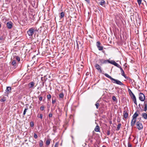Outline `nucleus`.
<instances>
[{
    "label": "nucleus",
    "instance_id": "nucleus-16",
    "mask_svg": "<svg viewBox=\"0 0 147 147\" xmlns=\"http://www.w3.org/2000/svg\"><path fill=\"white\" fill-rule=\"evenodd\" d=\"M94 130H95V131L96 132L99 131V130H100L99 127L98 125H97L96 127Z\"/></svg>",
    "mask_w": 147,
    "mask_h": 147
},
{
    "label": "nucleus",
    "instance_id": "nucleus-5",
    "mask_svg": "<svg viewBox=\"0 0 147 147\" xmlns=\"http://www.w3.org/2000/svg\"><path fill=\"white\" fill-rule=\"evenodd\" d=\"M131 94L130 95L133 99L134 102L137 105V101L136 97L134 94L131 91Z\"/></svg>",
    "mask_w": 147,
    "mask_h": 147
},
{
    "label": "nucleus",
    "instance_id": "nucleus-52",
    "mask_svg": "<svg viewBox=\"0 0 147 147\" xmlns=\"http://www.w3.org/2000/svg\"><path fill=\"white\" fill-rule=\"evenodd\" d=\"M90 141L91 142H92V140H91Z\"/></svg>",
    "mask_w": 147,
    "mask_h": 147
},
{
    "label": "nucleus",
    "instance_id": "nucleus-15",
    "mask_svg": "<svg viewBox=\"0 0 147 147\" xmlns=\"http://www.w3.org/2000/svg\"><path fill=\"white\" fill-rule=\"evenodd\" d=\"M6 100L7 97H3L0 99V101L1 102H4L6 101Z\"/></svg>",
    "mask_w": 147,
    "mask_h": 147
},
{
    "label": "nucleus",
    "instance_id": "nucleus-31",
    "mask_svg": "<svg viewBox=\"0 0 147 147\" xmlns=\"http://www.w3.org/2000/svg\"><path fill=\"white\" fill-rule=\"evenodd\" d=\"M95 105L96 107V108L97 109H98V107L99 106V103H98L97 102H96Z\"/></svg>",
    "mask_w": 147,
    "mask_h": 147
},
{
    "label": "nucleus",
    "instance_id": "nucleus-23",
    "mask_svg": "<svg viewBox=\"0 0 147 147\" xmlns=\"http://www.w3.org/2000/svg\"><path fill=\"white\" fill-rule=\"evenodd\" d=\"M59 98H63L64 97V94H63V93L61 92V93H60L59 95Z\"/></svg>",
    "mask_w": 147,
    "mask_h": 147
},
{
    "label": "nucleus",
    "instance_id": "nucleus-51",
    "mask_svg": "<svg viewBox=\"0 0 147 147\" xmlns=\"http://www.w3.org/2000/svg\"><path fill=\"white\" fill-rule=\"evenodd\" d=\"M102 147H106V146H105L104 145V146H102Z\"/></svg>",
    "mask_w": 147,
    "mask_h": 147
},
{
    "label": "nucleus",
    "instance_id": "nucleus-30",
    "mask_svg": "<svg viewBox=\"0 0 147 147\" xmlns=\"http://www.w3.org/2000/svg\"><path fill=\"white\" fill-rule=\"evenodd\" d=\"M101 44L100 42L98 41L96 42V46H97V48L100 46Z\"/></svg>",
    "mask_w": 147,
    "mask_h": 147
},
{
    "label": "nucleus",
    "instance_id": "nucleus-4",
    "mask_svg": "<svg viewBox=\"0 0 147 147\" xmlns=\"http://www.w3.org/2000/svg\"><path fill=\"white\" fill-rule=\"evenodd\" d=\"M139 99L142 101H144L145 99L144 95L142 93H140L139 94Z\"/></svg>",
    "mask_w": 147,
    "mask_h": 147
},
{
    "label": "nucleus",
    "instance_id": "nucleus-48",
    "mask_svg": "<svg viewBox=\"0 0 147 147\" xmlns=\"http://www.w3.org/2000/svg\"><path fill=\"white\" fill-rule=\"evenodd\" d=\"M85 1H87V2L89 3L90 1V0H85Z\"/></svg>",
    "mask_w": 147,
    "mask_h": 147
},
{
    "label": "nucleus",
    "instance_id": "nucleus-6",
    "mask_svg": "<svg viewBox=\"0 0 147 147\" xmlns=\"http://www.w3.org/2000/svg\"><path fill=\"white\" fill-rule=\"evenodd\" d=\"M95 67L99 72L100 73L102 72L101 67L98 64H96L95 65Z\"/></svg>",
    "mask_w": 147,
    "mask_h": 147
},
{
    "label": "nucleus",
    "instance_id": "nucleus-20",
    "mask_svg": "<svg viewBox=\"0 0 147 147\" xmlns=\"http://www.w3.org/2000/svg\"><path fill=\"white\" fill-rule=\"evenodd\" d=\"M64 16V13L63 12H62L60 13V18H62Z\"/></svg>",
    "mask_w": 147,
    "mask_h": 147
},
{
    "label": "nucleus",
    "instance_id": "nucleus-9",
    "mask_svg": "<svg viewBox=\"0 0 147 147\" xmlns=\"http://www.w3.org/2000/svg\"><path fill=\"white\" fill-rule=\"evenodd\" d=\"M142 117L144 119H147V113H143L142 115Z\"/></svg>",
    "mask_w": 147,
    "mask_h": 147
},
{
    "label": "nucleus",
    "instance_id": "nucleus-37",
    "mask_svg": "<svg viewBox=\"0 0 147 147\" xmlns=\"http://www.w3.org/2000/svg\"><path fill=\"white\" fill-rule=\"evenodd\" d=\"M47 97L48 99H50L51 98V96L50 94H49L47 95Z\"/></svg>",
    "mask_w": 147,
    "mask_h": 147
},
{
    "label": "nucleus",
    "instance_id": "nucleus-49",
    "mask_svg": "<svg viewBox=\"0 0 147 147\" xmlns=\"http://www.w3.org/2000/svg\"><path fill=\"white\" fill-rule=\"evenodd\" d=\"M44 82H42V85L43 86H44Z\"/></svg>",
    "mask_w": 147,
    "mask_h": 147
},
{
    "label": "nucleus",
    "instance_id": "nucleus-22",
    "mask_svg": "<svg viewBox=\"0 0 147 147\" xmlns=\"http://www.w3.org/2000/svg\"><path fill=\"white\" fill-rule=\"evenodd\" d=\"M37 117L38 118H40L41 119H42V114H38L37 115Z\"/></svg>",
    "mask_w": 147,
    "mask_h": 147
},
{
    "label": "nucleus",
    "instance_id": "nucleus-3",
    "mask_svg": "<svg viewBox=\"0 0 147 147\" xmlns=\"http://www.w3.org/2000/svg\"><path fill=\"white\" fill-rule=\"evenodd\" d=\"M136 126L137 128L139 130L142 129L143 128V126L142 123L139 121H138L137 122Z\"/></svg>",
    "mask_w": 147,
    "mask_h": 147
},
{
    "label": "nucleus",
    "instance_id": "nucleus-47",
    "mask_svg": "<svg viewBox=\"0 0 147 147\" xmlns=\"http://www.w3.org/2000/svg\"><path fill=\"white\" fill-rule=\"evenodd\" d=\"M110 134V132L109 131H108L107 132V134L108 135H109Z\"/></svg>",
    "mask_w": 147,
    "mask_h": 147
},
{
    "label": "nucleus",
    "instance_id": "nucleus-29",
    "mask_svg": "<svg viewBox=\"0 0 147 147\" xmlns=\"http://www.w3.org/2000/svg\"><path fill=\"white\" fill-rule=\"evenodd\" d=\"M98 49L99 51H101L103 50V47L102 46H100L98 47Z\"/></svg>",
    "mask_w": 147,
    "mask_h": 147
},
{
    "label": "nucleus",
    "instance_id": "nucleus-24",
    "mask_svg": "<svg viewBox=\"0 0 147 147\" xmlns=\"http://www.w3.org/2000/svg\"><path fill=\"white\" fill-rule=\"evenodd\" d=\"M50 140L49 139L47 140L46 142V144L47 145L49 146V145L50 144Z\"/></svg>",
    "mask_w": 147,
    "mask_h": 147
},
{
    "label": "nucleus",
    "instance_id": "nucleus-2",
    "mask_svg": "<svg viewBox=\"0 0 147 147\" xmlns=\"http://www.w3.org/2000/svg\"><path fill=\"white\" fill-rule=\"evenodd\" d=\"M34 31V29L32 28H30L28 31L27 33L29 36H32Z\"/></svg>",
    "mask_w": 147,
    "mask_h": 147
},
{
    "label": "nucleus",
    "instance_id": "nucleus-7",
    "mask_svg": "<svg viewBox=\"0 0 147 147\" xmlns=\"http://www.w3.org/2000/svg\"><path fill=\"white\" fill-rule=\"evenodd\" d=\"M7 26L9 29H10L12 27V23L11 22H8L7 24Z\"/></svg>",
    "mask_w": 147,
    "mask_h": 147
},
{
    "label": "nucleus",
    "instance_id": "nucleus-35",
    "mask_svg": "<svg viewBox=\"0 0 147 147\" xmlns=\"http://www.w3.org/2000/svg\"><path fill=\"white\" fill-rule=\"evenodd\" d=\"M142 0H137V1L138 4L139 5H140L141 3Z\"/></svg>",
    "mask_w": 147,
    "mask_h": 147
},
{
    "label": "nucleus",
    "instance_id": "nucleus-45",
    "mask_svg": "<svg viewBox=\"0 0 147 147\" xmlns=\"http://www.w3.org/2000/svg\"><path fill=\"white\" fill-rule=\"evenodd\" d=\"M52 114L51 113H50L49 115V117H52Z\"/></svg>",
    "mask_w": 147,
    "mask_h": 147
},
{
    "label": "nucleus",
    "instance_id": "nucleus-1",
    "mask_svg": "<svg viewBox=\"0 0 147 147\" xmlns=\"http://www.w3.org/2000/svg\"><path fill=\"white\" fill-rule=\"evenodd\" d=\"M104 74L107 77L110 79L113 83H116L120 85H124V84L118 80H116L112 78L107 74L105 73Z\"/></svg>",
    "mask_w": 147,
    "mask_h": 147
},
{
    "label": "nucleus",
    "instance_id": "nucleus-43",
    "mask_svg": "<svg viewBox=\"0 0 147 147\" xmlns=\"http://www.w3.org/2000/svg\"><path fill=\"white\" fill-rule=\"evenodd\" d=\"M34 126V123L33 122H31L30 123V126L31 127H33Z\"/></svg>",
    "mask_w": 147,
    "mask_h": 147
},
{
    "label": "nucleus",
    "instance_id": "nucleus-26",
    "mask_svg": "<svg viewBox=\"0 0 147 147\" xmlns=\"http://www.w3.org/2000/svg\"><path fill=\"white\" fill-rule=\"evenodd\" d=\"M15 59H16L18 61H20V58L18 56H16Z\"/></svg>",
    "mask_w": 147,
    "mask_h": 147
},
{
    "label": "nucleus",
    "instance_id": "nucleus-53",
    "mask_svg": "<svg viewBox=\"0 0 147 147\" xmlns=\"http://www.w3.org/2000/svg\"><path fill=\"white\" fill-rule=\"evenodd\" d=\"M42 78H41V80H42Z\"/></svg>",
    "mask_w": 147,
    "mask_h": 147
},
{
    "label": "nucleus",
    "instance_id": "nucleus-46",
    "mask_svg": "<svg viewBox=\"0 0 147 147\" xmlns=\"http://www.w3.org/2000/svg\"><path fill=\"white\" fill-rule=\"evenodd\" d=\"M55 102V100H52V103L53 104H54Z\"/></svg>",
    "mask_w": 147,
    "mask_h": 147
},
{
    "label": "nucleus",
    "instance_id": "nucleus-13",
    "mask_svg": "<svg viewBox=\"0 0 147 147\" xmlns=\"http://www.w3.org/2000/svg\"><path fill=\"white\" fill-rule=\"evenodd\" d=\"M139 114L136 112L133 115L132 117L133 118L136 119L137 117L138 116Z\"/></svg>",
    "mask_w": 147,
    "mask_h": 147
},
{
    "label": "nucleus",
    "instance_id": "nucleus-39",
    "mask_svg": "<svg viewBox=\"0 0 147 147\" xmlns=\"http://www.w3.org/2000/svg\"><path fill=\"white\" fill-rule=\"evenodd\" d=\"M34 137L35 139H36L38 138V136L36 134H34Z\"/></svg>",
    "mask_w": 147,
    "mask_h": 147
},
{
    "label": "nucleus",
    "instance_id": "nucleus-34",
    "mask_svg": "<svg viewBox=\"0 0 147 147\" xmlns=\"http://www.w3.org/2000/svg\"><path fill=\"white\" fill-rule=\"evenodd\" d=\"M114 61L113 60L109 61V60L108 62L109 63H110L112 64H113Z\"/></svg>",
    "mask_w": 147,
    "mask_h": 147
},
{
    "label": "nucleus",
    "instance_id": "nucleus-32",
    "mask_svg": "<svg viewBox=\"0 0 147 147\" xmlns=\"http://www.w3.org/2000/svg\"><path fill=\"white\" fill-rule=\"evenodd\" d=\"M28 108H26L24 111L23 112V114L24 115H25V114H26V112L28 110Z\"/></svg>",
    "mask_w": 147,
    "mask_h": 147
},
{
    "label": "nucleus",
    "instance_id": "nucleus-42",
    "mask_svg": "<svg viewBox=\"0 0 147 147\" xmlns=\"http://www.w3.org/2000/svg\"><path fill=\"white\" fill-rule=\"evenodd\" d=\"M128 147H132L131 144L129 142L128 143Z\"/></svg>",
    "mask_w": 147,
    "mask_h": 147
},
{
    "label": "nucleus",
    "instance_id": "nucleus-44",
    "mask_svg": "<svg viewBox=\"0 0 147 147\" xmlns=\"http://www.w3.org/2000/svg\"><path fill=\"white\" fill-rule=\"evenodd\" d=\"M42 96L39 97V100L40 101H42Z\"/></svg>",
    "mask_w": 147,
    "mask_h": 147
},
{
    "label": "nucleus",
    "instance_id": "nucleus-8",
    "mask_svg": "<svg viewBox=\"0 0 147 147\" xmlns=\"http://www.w3.org/2000/svg\"><path fill=\"white\" fill-rule=\"evenodd\" d=\"M136 119L133 118L131 123V126L133 127L135 124L136 121Z\"/></svg>",
    "mask_w": 147,
    "mask_h": 147
},
{
    "label": "nucleus",
    "instance_id": "nucleus-55",
    "mask_svg": "<svg viewBox=\"0 0 147 147\" xmlns=\"http://www.w3.org/2000/svg\"><path fill=\"white\" fill-rule=\"evenodd\" d=\"M37 89H39V88H38H38H37Z\"/></svg>",
    "mask_w": 147,
    "mask_h": 147
},
{
    "label": "nucleus",
    "instance_id": "nucleus-18",
    "mask_svg": "<svg viewBox=\"0 0 147 147\" xmlns=\"http://www.w3.org/2000/svg\"><path fill=\"white\" fill-rule=\"evenodd\" d=\"M105 3V2L104 0H102L100 2H99V4L101 5H104Z\"/></svg>",
    "mask_w": 147,
    "mask_h": 147
},
{
    "label": "nucleus",
    "instance_id": "nucleus-40",
    "mask_svg": "<svg viewBox=\"0 0 147 147\" xmlns=\"http://www.w3.org/2000/svg\"><path fill=\"white\" fill-rule=\"evenodd\" d=\"M99 61L101 63H103V62H104V60L103 59H100L99 60Z\"/></svg>",
    "mask_w": 147,
    "mask_h": 147
},
{
    "label": "nucleus",
    "instance_id": "nucleus-28",
    "mask_svg": "<svg viewBox=\"0 0 147 147\" xmlns=\"http://www.w3.org/2000/svg\"><path fill=\"white\" fill-rule=\"evenodd\" d=\"M78 43H79L80 44V42H78L76 41V46L77 48L78 49V48H79V44H78Z\"/></svg>",
    "mask_w": 147,
    "mask_h": 147
},
{
    "label": "nucleus",
    "instance_id": "nucleus-25",
    "mask_svg": "<svg viewBox=\"0 0 147 147\" xmlns=\"http://www.w3.org/2000/svg\"><path fill=\"white\" fill-rule=\"evenodd\" d=\"M121 123H119L117 125V130H119L120 129L121 127Z\"/></svg>",
    "mask_w": 147,
    "mask_h": 147
},
{
    "label": "nucleus",
    "instance_id": "nucleus-41",
    "mask_svg": "<svg viewBox=\"0 0 147 147\" xmlns=\"http://www.w3.org/2000/svg\"><path fill=\"white\" fill-rule=\"evenodd\" d=\"M58 144H59V143L58 142L56 143L55 145V147H58Z\"/></svg>",
    "mask_w": 147,
    "mask_h": 147
},
{
    "label": "nucleus",
    "instance_id": "nucleus-21",
    "mask_svg": "<svg viewBox=\"0 0 147 147\" xmlns=\"http://www.w3.org/2000/svg\"><path fill=\"white\" fill-rule=\"evenodd\" d=\"M11 63L14 66L16 65V61L15 60H13L11 62Z\"/></svg>",
    "mask_w": 147,
    "mask_h": 147
},
{
    "label": "nucleus",
    "instance_id": "nucleus-10",
    "mask_svg": "<svg viewBox=\"0 0 147 147\" xmlns=\"http://www.w3.org/2000/svg\"><path fill=\"white\" fill-rule=\"evenodd\" d=\"M34 83L33 82H30L28 84V86L29 88H33L34 86Z\"/></svg>",
    "mask_w": 147,
    "mask_h": 147
},
{
    "label": "nucleus",
    "instance_id": "nucleus-50",
    "mask_svg": "<svg viewBox=\"0 0 147 147\" xmlns=\"http://www.w3.org/2000/svg\"><path fill=\"white\" fill-rule=\"evenodd\" d=\"M81 67H82V68H82L83 67V66L82 65H81Z\"/></svg>",
    "mask_w": 147,
    "mask_h": 147
},
{
    "label": "nucleus",
    "instance_id": "nucleus-54",
    "mask_svg": "<svg viewBox=\"0 0 147 147\" xmlns=\"http://www.w3.org/2000/svg\"><path fill=\"white\" fill-rule=\"evenodd\" d=\"M1 27V25L0 24V28Z\"/></svg>",
    "mask_w": 147,
    "mask_h": 147
},
{
    "label": "nucleus",
    "instance_id": "nucleus-12",
    "mask_svg": "<svg viewBox=\"0 0 147 147\" xmlns=\"http://www.w3.org/2000/svg\"><path fill=\"white\" fill-rule=\"evenodd\" d=\"M11 90V88L10 87H7L5 91L7 92H10Z\"/></svg>",
    "mask_w": 147,
    "mask_h": 147
},
{
    "label": "nucleus",
    "instance_id": "nucleus-11",
    "mask_svg": "<svg viewBox=\"0 0 147 147\" xmlns=\"http://www.w3.org/2000/svg\"><path fill=\"white\" fill-rule=\"evenodd\" d=\"M119 68L120 69V70L121 71V75L122 76H124V77H125V78H126L125 76V75L124 72V71L123 70V69H122V68H121V67Z\"/></svg>",
    "mask_w": 147,
    "mask_h": 147
},
{
    "label": "nucleus",
    "instance_id": "nucleus-14",
    "mask_svg": "<svg viewBox=\"0 0 147 147\" xmlns=\"http://www.w3.org/2000/svg\"><path fill=\"white\" fill-rule=\"evenodd\" d=\"M123 116L125 118H127L128 116V113L127 112L124 111L123 112Z\"/></svg>",
    "mask_w": 147,
    "mask_h": 147
},
{
    "label": "nucleus",
    "instance_id": "nucleus-36",
    "mask_svg": "<svg viewBox=\"0 0 147 147\" xmlns=\"http://www.w3.org/2000/svg\"><path fill=\"white\" fill-rule=\"evenodd\" d=\"M112 99L113 101H115L116 100V98L115 96H113L112 97Z\"/></svg>",
    "mask_w": 147,
    "mask_h": 147
},
{
    "label": "nucleus",
    "instance_id": "nucleus-17",
    "mask_svg": "<svg viewBox=\"0 0 147 147\" xmlns=\"http://www.w3.org/2000/svg\"><path fill=\"white\" fill-rule=\"evenodd\" d=\"M113 65L119 68L121 67L118 64V63H116L115 61L113 62Z\"/></svg>",
    "mask_w": 147,
    "mask_h": 147
},
{
    "label": "nucleus",
    "instance_id": "nucleus-33",
    "mask_svg": "<svg viewBox=\"0 0 147 147\" xmlns=\"http://www.w3.org/2000/svg\"><path fill=\"white\" fill-rule=\"evenodd\" d=\"M45 109V107L44 106H42L40 108V110L41 111H43Z\"/></svg>",
    "mask_w": 147,
    "mask_h": 147
},
{
    "label": "nucleus",
    "instance_id": "nucleus-38",
    "mask_svg": "<svg viewBox=\"0 0 147 147\" xmlns=\"http://www.w3.org/2000/svg\"><path fill=\"white\" fill-rule=\"evenodd\" d=\"M108 61H109L108 60H104V62H103V63L102 64L106 63L107 62H108Z\"/></svg>",
    "mask_w": 147,
    "mask_h": 147
},
{
    "label": "nucleus",
    "instance_id": "nucleus-19",
    "mask_svg": "<svg viewBox=\"0 0 147 147\" xmlns=\"http://www.w3.org/2000/svg\"><path fill=\"white\" fill-rule=\"evenodd\" d=\"M144 111H147V103L146 102H144Z\"/></svg>",
    "mask_w": 147,
    "mask_h": 147
},
{
    "label": "nucleus",
    "instance_id": "nucleus-27",
    "mask_svg": "<svg viewBox=\"0 0 147 147\" xmlns=\"http://www.w3.org/2000/svg\"><path fill=\"white\" fill-rule=\"evenodd\" d=\"M43 142L42 140H40V147H42L43 146Z\"/></svg>",
    "mask_w": 147,
    "mask_h": 147
}]
</instances>
